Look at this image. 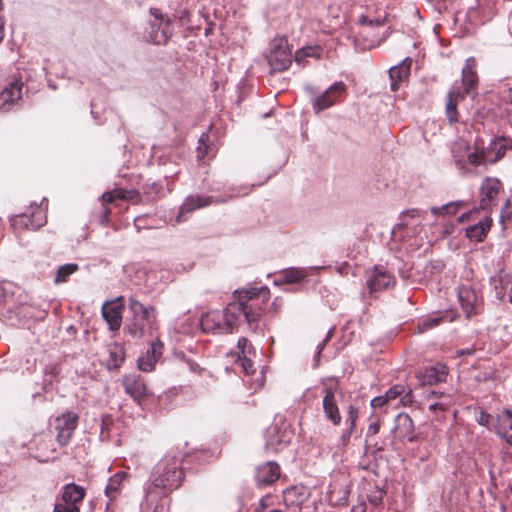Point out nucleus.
Masks as SVG:
<instances>
[{"mask_svg": "<svg viewBox=\"0 0 512 512\" xmlns=\"http://www.w3.org/2000/svg\"><path fill=\"white\" fill-rule=\"evenodd\" d=\"M237 300L227 305L224 320H259L262 317L260 302L269 299L267 287L249 288L235 291Z\"/></svg>", "mask_w": 512, "mask_h": 512, "instance_id": "f257e3e1", "label": "nucleus"}, {"mask_svg": "<svg viewBox=\"0 0 512 512\" xmlns=\"http://www.w3.org/2000/svg\"><path fill=\"white\" fill-rule=\"evenodd\" d=\"M184 479L181 458L166 455L154 467L151 475V489L159 488L165 493L178 489Z\"/></svg>", "mask_w": 512, "mask_h": 512, "instance_id": "f03ea898", "label": "nucleus"}, {"mask_svg": "<svg viewBox=\"0 0 512 512\" xmlns=\"http://www.w3.org/2000/svg\"><path fill=\"white\" fill-rule=\"evenodd\" d=\"M503 192V184L498 178L485 177L479 188V207L463 213L459 217L458 221L460 223L476 221L479 218V213L481 210L486 211L487 214H490L492 209L497 206L498 197Z\"/></svg>", "mask_w": 512, "mask_h": 512, "instance_id": "7ed1b4c3", "label": "nucleus"}, {"mask_svg": "<svg viewBox=\"0 0 512 512\" xmlns=\"http://www.w3.org/2000/svg\"><path fill=\"white\" fill-rule=\"evenodd\" d=\"M268 63L273 72H283L292 63V53L285 37H277L271 41Z\"/></svg>", "mask_w": 512, "mask_h": 512, "instance_id": "20e7f679", "label": "nucleus"}, {"mask_svg": "<svg viewBox=\"0 0 512 512\" xmlns=\"http://www.w3.org/2000/svg\"><path fill=\"white\" fill-rule=\"evenodd\" d=\"M14 231L38 230L47 222L46 211L41 206L30 207L27 212L10 219Z\"/></svg>", "mask_w": 512, "mask_h": 512, "instance_id": "39448f33", "label": "nucleus"}, {"mask_svg": "<svg viewBox=\"0 0 512 512\" xmlns=\"http://www.w3.org/2000/svg\"><path fill=\"white\" fill-rule=\"evenodd\" d=\"M154 20L150 22V30L146 34L148 41L156 45H165L173 35V26L169 18L158 13L157 9H151Z\"/></svg>", "mask_w": 512, "mask_h": 512, "instance_id": "423d86ee", "label": "nucleus"}, {"mask_svg": "<svg viewBox=\"0 0 512 512\" xmlns=\"http://www.w3.org/2000/svg\"><path fill=\"white\" fill-rule=\"evenodd\" d=\"M78 425V415L67 411L55 419V430L57 431V442L60 446H67Z\"/></svg>", "mask_w": 512, "mask_h": 512, "instance_id": "0eeeda50", "label": "nucleus"}, {"mask_svg": "<svg viewBox=\"0 0 512 512\" xmlns=\"http://www.w3.org/2000/svg\"><path fill=\"white\" fill-rule=\"evenodd\" d=\"M458 298L466 318L477 316L483 311L482 298L477 295L475 290L463 286L459 289Z\"/></svg>", "mask_w": 512, "mask_h": 512, "instance_id": "6e6552de", "label": "nucleus"}, {"mask_svg": "<svg viewBox=\"0 0 512 512\" xmlns=\"http://www.w3.org/2000/svg\"><path fill=\"white\" fill-rule=\"evenodd\" d=\"M345 92L346 85L344 82L339 81L334 83L322 95L315 98L313 102L314 111L319 113L325 109L330 108L341 100Z\"/></svg>", "mask_w": 512, "mask_h": 512, "instance_id": "1a4fd4ad", "label": "nucleus"}, {"mask_svg": "<svg viewBox=\"0 0 512 512\" xmlns=\"http://www.w3.org/2000/svg\"><path fill=\"white\" fill-rule=\"evenodd\" d=\"M122 385L126 394L131 396L137 403H141L149 396V390L140 375L130 374L124 376Z\"/></svg>", "mask_w": 512, "mask_h": 512, "instance_id": "9d476101", "label": "nucleus"}, {"mask_svg": "<svg viewBox=\"0 0 512 512\" xmlns=\"http://www.w3.org/2000/svg\"><path fill=\"white\" fill-rule=\"evenodd\" d=\"M323 394L322 406L325 417L335 426H339L342 418L336 400L335 388L325 387Z\"/></svg>", "mask_w": 512, "mask_h": 512, "instance_id": "9b49d317", "label": "nucleus"}, {"mask_svg": "<svg viewBox=\"0 0 512 512\" xmlns=\"http://www.w3.org/2000/svg\"><path fill=\"white\" fill-rule=\"evenodd\" d=\"M280 477V467L274 461H268L257 466L255 472V481L258 487H266L272 485Z\"/></svg>", "mask_w": 512, "mask_h": 512, "instance_id": "f8f14e48", "label": "nucleus"}, {"mask_svg": "<svg viewBox=\"0 0 512 512\" xmlns=\"http://www.w3.org/2000/svg\"><path fill=\"white\" fill-rule=\"evenodd\" d=\"M162 354L163 343L159 339L152 341L146 353L139 357L138 368L144 372L152 371Z\"/></svg>", "mask_w": 512, "mask_h": 512, "instance_id": "ddd939ff", "label": "nucleus"}, {"mask_svg": "<svg viewBox=\"0 0 512 512\" xmlns=\"http://www.w3.org/2000/svg\"><path fill=\"white\" fill-rule=\"evenodd\" d=\"M448 374V368L444 364H436L417 372L416 376L422 385H434L443 382Z\"/></svg>", "mask_w": 512, "mask_h": 512, "instance_id": "4468645a", "label": "nucleus"}, {"mask_svg": "<svg viewBox=\"0 0 512 512\" xmlns=\"http://www.w3.org/2000/svg\"><path fill=\"white\" fill-rule=\"evenodd\" d=\"M411 64L412 60L406 58L400 64L389 69L390 87L392 91H397L401 84L408 82Z\"/></svg>", "mask_w": 512, "mask_h": 512, "instance_id": "2eb2a0df", "label": "nucleus"}, {"mask_svg": "<svg viewBox=\"0 0 512 512\" xmlns=\"http://www.w3.org/2000/svg\"><path fill=\"white\" fill-rule=\"evenodd\" d=\"M493 224V220L490 216V214H487L479 219V221L469 227L465 230V236L470 240L477 243L483 242L487 234L489 233L491 227Z\"/></svg>", "mask_w": 512, "mask_h": 512, "instance_id": "dca6fc26", "label": "nucleus"}, {"mask_svg": "<svg viewBox=\"0 0 512 512\" xmlns=\"http://www.w3.org/2000/svg\"><path fill=\"white\" fill-rule=\"evenodd\" d=\"M105 354L103 356V363L109 369H119L125 361L126 353L122 344L118 342H112L105 348Z\"/></svg>", "mask_w": 512, "mask_h": 512, "instance_id": "f3484780", "label": "nucleus"}, {"mask_svg": "<svg viewBox=\"0 0 512 512\" xmlns=\"http://www.w3.org/2000/svg\"><path fill=\"white\" fill-rule=\"evenodd\" d=\"M489 164H494L502 159L508 150H512V139L499 137L491 141L485 147Z\"/></svg>", "mask_w": 512, "mask_h": 512, "instance_id": "a211bd4d", "label": "nucleus"}, {"mask_svg": "<svg viewBox=\"0 0 512 512\" xmlns=\"http://www.w3.org/2000/svg\"><path fill=\"white\" fill-rule=\"evenodd\" d=\"M395 438L399 440L413 439V422L406 413H399L395 417V426L392 429Z\"/></svg>", "mask_w": 512, "mask_h": 512, "instance_id": "6ab92c4d", "label": "nucleus"}, {"mask_svg": "<svg viewBox=\"0 0 512 512\" xmlns=\"http://www.w3.org/2000/svg\"><path fill=\"white\" fill-rule=\"evenodd\" d=\"M476 60L470 57L466 60L465 66L462 70V84L464 86V95L470 94L477 88L478 75L476 71Z\"/></svg>", "mask_w": 512, "mask_h": 512, "instance_id": "aec40b11", "label": "nucleus"}, {"mask_svg": "<svg viewBox=\"0 0 512 512\" xmlns=\"http://www.w3.org/2000/svg\"><path fill=\"white\" fill-rule=\"evenodd\" d=\"M465 95L459 89L449 91L447 95V103L445 107V114L450 124H455L460 121V114L457 106L459 102L463 101Z\"/></svg>", "mask_w": 512, "mask_h": 512, "instance_id": "412c9836", "label": "nucleus"}, {"mask_svg": "<svg viewBox=\"0 0 512 512\" xmlns=\"http://www.w3.org/2000/svg\"><path fill=\"white\" fill-rule=\"evenodd\" d=\"M22 87L23 83L20 80H13L2 88L0 100L4 109H8L7 106L14 104L21 98Z\"/></svg>", "mask_w": 512, "mask_h": 512, "instance_id": "4be33fe9", "label": "nucleus"}, {"mask_svg": "<svg viewBox=\"0 0 512 512\" xmlns=\"http://www.w3.org/2000/svg\"><path fill=\"white\" fill-rule=\"evenodd\" d=\"M213 198L211 196L192 195L185 199L184 203L180 207L178 221L182 220V217L186 213H192L193 211L204 208L212 204Z\"/></svg>", "mask_w": 512, "mask_h": 512, "instance_id": "5701e85b", "label": "nucleus"}, {"mask_svg": "<svg viewBox=\"0 0 512 512\" xmlns=\"http://www.w3.org/2000/svg\"><path fill=\"white\" fill-rule=\"evenodd\" d=\"M124 297L119 296L113 300L106 301L102 305V315L104 320H122L124 311Z\"/></svg>", "mask_w": 512, "mask_h": 512, "instance_id": "b1692460", "label": "nucleus"}, {"mask_svg": "<svg viewBox=\"0 0 512 512\" xmlns=\"http://www.w3.org/2000/svg\"><path fill=\"white\" fill-rule=\"evenodd\" d=\"M509 430H512V411L505 408L501 414L495 417L494 431L500 437L506 438ZM508 442L512 445V434L509 436Z\"/></svg>", "mask_w": 512, "mask_h": 512, "instance_id": "393cba45", "label": "nucleus"}, {"mask_svg": "<svg viewBox=\"0 0 512 512\" xmlns=\"http://www.w3.org/2000/svg\"><path fill=\"white\" fill-rule=\"evenodd\" d=\"M129 307L135 319L150 320L157 317V310L152 305H145L135 298H130Z\"/></svg>", "mask_w": 512, "mask_h": 512, "instance_id": "a878e982", "label": "nucleus"}, {"mask_svg": "<svg viewBox=\"0 0 512 512\" xmlns=\"http://www.w3.org/2000/svg\"><path fill=\"white\" fill-rule=\"evenodd\" d=\"M86 491L82 486H79L75 483H68L62 488V492L59 498L63 500V502H69L76 506L83 501L85 497Z\"/></svg>", "mask_w": 512, "mask_h": 512, "instance_id": "bb28decb", "label": "nucleus"}, {"mask_svg": "<svg viewBox=\"0 0 512 512\" xmlns=\"http://www.w3.org/2000/svg\"><path fill=\"white\" fill-rule=\"evenodd\" d=\"M412 390L403 384H396L386 391V405L399 398V403L406 406L412 402Z\"/></svg>", "mask_w": 512, "mask_h": 512, "instance_id": "cd10ccee", "label": "nucleus"}, {"mask_svg": "<svg viewBox=\"0 0 512 512\" xmlns=\"http://www.w3.org/2000/svg\"><path fill=\"white\" fill-rule=\"evenodd\" d=\"M366 284L369 294L377 298L384 288V273L375 267V273L367 277Z\"/></svg>", "mask_w": 512, "mask_h": 512, "instance_id": "c85d7f7f", "label": "nucleus"}, {"mask_svg": "<svg viewBox=\"0 0 512 512\" xmlns=\"http://www.w3.org/2000/svg\"><path fill=\"white\" fill-rule=\"evenodd\" d=\"M307 277L304 269L288 268L279 274L278 281L286 284L299 283Z\"/></svg>", "mask_w": 512, "mask_h": 512, "instance_id": "c756f323", "label": "nucleus"}, {"mask_svg": "<svg viewBox=\"0 0 512 512\" xmlns=\"http://www.w3.org/2000/svg\"><path fill=\"white\" fill-rule=\"evenodd\" d=\"M323 49L319 45L306 46L296 51L295 61L298 64H305V59L308 57L319 59L322 55Z\"/></svg>", "mask_w": 512, "mask_h": 512, "instance_id": "7c9ffc66", "label": "nucleus"}, {"mask_svg": "<svg viewBox=\"0 0 512 512\" xmlns=\"http://www.w3.org/2000/svg\"><path fill=\"white\" fill-rule=\"evenodd\" d=\"M467 206L468 203L465 201H455L441 207H433L431 212L436 216L455 215L460 209L466 208Z\"/></svg>", "mask_w": 512, "mask_h": 512, "instance_id": "2f4dec72", "label": "nucleus"}, {"mask_svg": "<svg viewBox=\"0 0 512 512\" xmlns=\"http://www.w3.org/2000/svg\"><path fill=\"white\" fill-rule=\"evenodd\" d=\"M204 333H218L220 330L232 332L234 322H195Z\"/></svg>", "mask_w": 512, "mask_h": 512, "instance_id": "473e14b6", "label": "nucleus"}, {"mask_svg": "<svg viewBox=\"0 0 512 512\" xmlns=\"http://www.w3.org/2000/svg\"><path fill=\"white\" fill-rule=\"evenodd\" d=\"M133 191H128L122 188L114 189L111 192H106L101 196V200L104 204H112L117 199L129 200L131 199Z\"/></svg>", "mask_w": 512, "mask_h": 512, "instance_id": "72a5a7b5", "label": "nucleus"}, {"mask_svg": "<svg viewBox=\"0 0 512 512\" xmlns=\"http://www.w3.org/2000/svg\"><path fill=\"white\" fill-rule=\"evenodd\" d=\"M124 476L121 473L113 475L105 488V495L111 500L115 499L120 491Z\"/></svg>", "mask_w": 512, "mask_h": 512, "instance_id": "f704fd0d", "label": "nucleus"}, {"mask_svg": "<svg viewBox=\"0 0 512 512\" xmlns=\"http://www.w3.org/2000/svg\"><path fill=\"white\" fill-rule=\"evenodd\" d=\"M468 162L473 166L487 165L489 164L488 156L485 147L475 146L473 152L467 155Z\"/></svg>", "mask_w": 512, "mask_h": 512, "instance_id": "c9c22d12", "label": "nucleus"}, {"mask_svg": "<svg viewBox=\"0 0 512 512\" xmlns=\"http://www.w3.org/2000/svg\"><path fill=\"white\" fill-rule=\"evenodd\" d=\"M79 267L75 263H68L60 266L57 270L55 283H64L68 280L70 275L78 271Z\"/></svg>", "mask_w": 512, "mask_h": 512, "instance_id": "e433bc0d", "label": "nucleus"}, {"mask_svg": "<svg viewBox=\"0 0 512 512\" xmlns=\"http://www.w3.org/2000/svg\"><path fill=\"white\" fill-rule=\"evenodd\" d=\"M481 426L486 427L490 431H494L495 418L484 410H481L476 418Z\"/></svg>", "mask_w": 512, "mask_h": 512, "instance_id": "4c0bfd02", "label": "nucleus"}, {"mask_svg": "<svg viewBox=\"0 0 512 512\" xmlns=\"http://www.w3.org/2000/svg\"><path fill=\"white\" fill-rule=\"evenodd\" d=\"M53 512H80V507L69 502H63V500L58 497Z\"/></svg>", "mask_w": 512, "mask_h": 512, "instance_id": "58836bf2", "label": "nucleus"}, {"mask_svg": "<svg viewBox=\"0 0 512 512\" xmlns=\"http://www.w3.org/2000/svg\"><path fill=\"white\" fill-rule=\"evenodd\" d=\"M237 363L242 368L243 372H245L247 375L254 372V363L247 357L239 356Z\"/></svg>", "mask_w": 512, "mask_h": 512, "instance_id": "ea45409f", "label": "nucleus"}, {"mask_svg": "<svg viewBox=\"0 0 512 512\" xmlns=\"http://www.w3.org/2000/svg\"><path fill=\"white\" fill-rule=\"evenodd\" d=\"M357 415H358V410L353 406H349L348 417L346 419V422L349 425L348 427H349L350 431H353V429L355 428V422H356Z\"/></svg>", "mask_w": 512, "mask_h": 512, "instance_id": "a19ab883", "label": "nucleus"}, {"mask_svg": "<svg viewBox=\"0 0 512 512\" xmlns=\"http://www.w3.org/2000/svg\"><path fill=\"white\" fill-rule=\"evenodd\" d=\"M440 322H422V323H419L417 325V332L418 333H423L425 332L427 329H430L436 325H438Z\"/></svg>", "mask_w": 512, "mask_h": 512, "instance_id": "79ce46f5", "label": "nucleus"}, {"mask_svg": "<svg viewBox=\"0 0 512 512\" xmlns=\"http://www.w3.org/2000/svg\"><path fill=\"white\" fill-rule=\"evenodd\" d=\"M419 216H420V211L418 209H411V210L405 211L402 214V220H406V218H408V217L415 218V217H419Z\"/></svg>", "mask_w": 512, "mask_h": 512, "instance_id": "37998d69", "label": "nucleus"}, {"mask_svg": "<svg viewBox=\"0 0 512 512\" xmlns=\"http://www.w3.org/2000/svg\"><path fill=\"white\" fill-rule=\"evenodd\" d=\"M283 305V300L281 298H275L274 301L271 303L270 305V310L271 311H274V312H277L278 310L281 309Z\"/></svg>", "mask_w": 512, "mask_h": 512, "instance_id": "c03bdc74", "label": "nucleus"}, {"mask_svg": "<svg viewBox=\"0 0 512 512\" xmlns=\"http://www.w3.org/2000/svg\"><path fill=\"white\" fill-rule=\"evenodd\" d=\"M10 296L8 295L6 289L3 287V285L0 284V307L4 306V304L7 301V298Z\"/></svg>", "mask_w": 512, "mask_h": 512, "instance_id": "a18cd8bd", "label": "nucleus"}, {"mask_svg": "<svg viewBox=\"0 0 512 512\" xmlns=\"http://www.w3.org/2000/svg\"><path fill=\"white\" fill-rule=\"evenodd\" d=\"M371 406L373 408H378L384 406V396H378L371 400Z\"/></svg>", "mask_w": 512, "mask_h": 512, "instance_id": "49530a36", "label": "nucleus"}, {"mask_svg": "<svg viewBox=\"0 0 512 512\" xmlns=\"http://www.w3.org/2000/svg\"><path fill=\"white\" fill-rule=\"evenodd\" d=\"M77 331L78 327L74 324H70L66 327V332L68 333L70 338L74 337Z\"/></svg>", "mask_w": 512, "mask_h": 512, "instance_id": "de8ad7c7", "label": "nucleus"}, {"mask_svg": "<svg viewBox=\"0 0 512 512\" xmlns=\"http://www.w3.org/2000/svg\"><path fill=\"white\" fill-rule=\"evenodd\" d=\"M379 429H380V424L374 423V424L369 425L367 433H368V435H374V434L378 433Z\"/></svg>", "mask_w": 512, "mask_h": 512, "instance_id": "09e8293b", "label": "nucleus"}, {"mask_svg": "<svg viewBox=\"0 0 512 512\" xmlns=\"http://www.w3.org/2000/svg\"><path fill=\"white\" fill-rule=\"evenodd\" d=\"M351 433L352 431L349 430V427L345 432H343V434L341 435V441L343 445H345L349 441Z\"/></svg>", "mask_w": 512, "mask_h": 512, "instance_id": "8fccbe9b", "label": "nucleus"}, {"mask_svg": "<svg viewBox=\"0 0 512 512\" xmlns=\"http://www.w3.org/2000/svg\"><path fill=\"white\" fill-rule=\"evenodd\" d=\"M110 213H111L110 209L108 207L104 206L103 214H102V223L108 222Z\"/></svg>", "mask_w": 512, "mask_h": 512, "instance_id": "3c124183", "label": "nucleus"}, {"mask_svg": "<svg viewBox=\"0 0 512 512\" xmlns=\"http://www.w3.org/2000/svg\"><path fill=\"white\" fill-rule=\"evenodd\" d=\"M247 343H248V340L244 337H242L238 340V343H237L238 348L241 349L243 354L245 353V347H246Z\"/></svg>", "mask_w": 512, "mask_h": 512, "instance_id": "603ef678", "label": "nucleus"}, {"mask_svg": "<svg viewBox=\"0 0 512 512\" xmlns=\"http://www.w3.org/2000/svg\"><path fill=\"white\" fill-rule=\"evenodd\" d=\"M4 35H5L4 19H3V16L0 14V42L3 40Z\"/></svg>", "mask_w": 512, "mask_h": 512, "instance_id": "864d4df0", "label": "nucleus"}, {"mask_svg": "<svg viewBox=\"0 0 512 512\" xmlns=\"http://www.w3.org/2000/svg\"><path fill=\"white\" fill-rule=\"evenodd\" d=\"M111 331H116L120 328L122 322H107Z\"/></svg>", "mask_w": 512, "mask_h": 512, "instance_id": "5fc2aeb1", "label": "nucleus"}, {"mask_svg": "<svg viewBox=\"0 0 512 512\" xmlns=\"http://www.w3.org/2000/svg\"><path fill=\"white\" fill-rule=\"evenodd\" d=\"M473 352L474 351L471 349H461V350L457 351V355L458 356H466V355H471Z\"/></svg>", "mask_w": 512, "mask_h": 512, "instance_id": "6e6d98bb", "label": "nucleus"}, {"mask_svg": "<svg viewBox=\"0 0 512 512\" xmlns=\"http://www.w3.org/2000/svg\"><path fill=\"white\" fill-rule=\"evenodd\" d=\"M430 409L431 410L440 409V410L444 411L446 409V407L442 403H435V404L430 405Z\"/></svg>", "mask_w": 512, "mask_h": 512, "instance_id": "4d7b16f0", "label": "nucleus"}, {"mask_svg": "<svg viewBox=\"0 0 512 512\" xmlns=\"http://www.w3.org/2000/svg\"><path fill=\"white\" fill-rule=\"evenodd\" d=\"M382 494H383V491L381 490L378 497H374V498L370 497L369 498L370 502L377 505L378 502H381V500H382Z\"/></svg>", "mask_w": 512, "mask_h": 512, "instance_id": "13d9d810", "label": "nucleus"}, {"mask_svg": "<svg viewBox=\"0 0 512 512\" xmlns=\"http://www.w3.org/2000/svg\"><path fill=\"white\" fill-rule=\"evenodd\" d=\"M395 284V279L391 276H389L387 273H386V289L390 286V285H394Z\"/></svg>", "mask_w": 512, "mask_h": 512, "instance_id": "bf43d9fd", "label": "nucleus"}, {"mask_svg": "<svg viewBox=\"0 0 512 512\" xmlns=\"http://www.w3.org/2000/svg\"><path fill=\"white\" fill-rule=\"evenodd\" d=\"M265 501H266V498H262V499L260 500L259 506H258L256 509H262V510H263V512H265V509H266V507H267V505H266V502H265Z\"/></svg>", "mask_w": 512, "mask_h": 512, "instance_id": "052dcab7", "label": "nucleus"}, {"mask_svg": "<svg viewBox=\"0 0 512 512\" xmlns=\"http://www.w3.org/2000/svg\"><path fill=\"white\" fill-rule=\"evenodd\" d=\"M331 334H332V329H330V330L328 331V334H327V336H326L325 340L323 341L322 345H324V344H325V343H326V342L331 338ZM322 348H323V346H321V349H322Z\"/></svg>", "mask_w": 512, "mask_h": 512, "instance_id": "680f3d73", "label": "nucleus"}, {"mask_svg": "<svg viewBox=\"0 0 512 512\" xmlns=\"http://www.w3.org/2000/svg\"><path fill=\"white\" fill-rule=\"evenodd\" d=\"M164 510L163 506H156L153 512H162Z\"/></svg>", "mask_w": 512, "mask_h": 512, "instance_id": "e2e57ef3", "label": "nucleus"}, {"mask_svg": "<svg viewBox=\"0 0 512 512\" xmlns=\"http://www.w3.org/2000/svg\"><path fill=\"white\" fill-rule=\"evenodd\" d=\"M347 494H348V492L345 490L344 491V496L340 499V501L346 502L347 501Z\"/></svg>", "mask_w": 512, "mask_h": 512, "instance_id": "0e129e2a", "label": "nucleus"}, {"mask_svg": "<svg viewBox=\"0 0 512 512\" xmlns=\"http://www.w3.org/2000/svg\"><path fill=\"white\" fill-rule=\"evenodd\" d=\"M273 445H274V443H273V441H272V440H271V441H269V442L267 443V447H270V446H273ZM272 448H273V449H276L275 447H272Z\"/></svg>", "mask_w": 512, "mask_h": 512, "instance_id": "69168bd1", "label": "nucleus"}, {"mask_svg": "<svg viewBox=\"0 0 512 512\" xmlns=\"http://www.w3.org/2000/svg\"><path fill=\"white\" fill-rule=\"evenodd\" d=\"M509 99L510 103L512 104V89L509 90Z\"/></svg>", "mask_w": 512, "mask_h": 512, "instance_id": "338daca9", "label": "nucleus"}, {"mask_svg": "<svg viewBox=\"0 0 512 512\" xmlns=\"http://www.w3.org/2000/svg\"><path fill=\"white\" fill-rule=\"evenodd\" d=\"M508 298H509V301L512 302V293H509Z\"/></svg>", "mask_w": 512, "mask_h": 512, "instance_id": "774afa93", "label": "nucleus"}]
</instances>
